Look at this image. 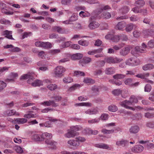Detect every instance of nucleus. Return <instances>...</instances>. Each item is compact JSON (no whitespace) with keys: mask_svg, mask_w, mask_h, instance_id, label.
Instances as JSON below:
<instances>
[{"mask_svg":"<svg viewBox=\"0 0 154 154\" xmlns=\"http://www.w3.org/2000/svg\"><path fill=\"white\" fill-rule=\"evenodd\" d=\"M96 19V17L91 16L89 18V24L88 27L91 30H93L98 28L100 26V24L95 20Z\"/></svg>","mask_w":154,"mask_h":154,"instance_id":"obj_1","label":"nucleus"},{"mask_svg":"<svg viewBox=\"0 0 154 154\" xmlns=\"http://www.w3.org/2000/svg\"><path fill=\"white\" fill-rule=\"evenodd\" d=\"M146 47L147 45L143 43L142 44L141 46L136 47L134 49L131 51V53L134 56H137L136 54L138 53H144Z\"/></svg>","mask_w":154,"mask_h":154,"instance_id":"obj_2","label":"nucleus"},{"mask_svg":"<svg viewBox=\"0 0 154 154\" xmlns=\"http://www.w3.org/2000/svg\"><path fill=\"white\" fill-rule=\"evenodd\" d=\"M140 62L139 59L134 57L130 58L126 60L127 65L131 66H137L140 64Z\"/></svg>","mask_w":154,"mask_h":154,"instance_id":"obj_3","label":"nucleus"},{"mask_svg":"<svg viewBox=\"0 0 154 154\" xmlns=\"http://www.w3.org/2000/svg\"><path fill=\"white\" fill-rule=\"evenodd\" d=\"M66 69L61 66L56 67L54 70V73L56 76L60 77L62 76L63 73L65 72Z\"/></svg>","mask_w":154,"mask_h":154,"instance_id":"obj_4","label":"nucleus"},{"mask_svg":"<svg viewBox=\"0 0 154 154\" xmlns=\"http://www.w3.org/2000/svg\"><path fill=\"white\" fill-rule=\"evenodd\" d=\"M104 60L106 62L109 63L114 64L119 63L123 60V59L117 57H109L105 58Z\"/></svg>","mask_w":154,"mask_h":154,"instance_id":"obj_5","label":"nucleus"},{"mask_svg":"<svg viewBox=\"0 0 154 154\" xmlns=\"http://www.w3.org/2000/svg\"><path fill=\"white\" fill-rule=\"evenodd\" d=\"M52 29L54 32H57L60 34H67L69 32V31L67 29H65L64 28L54 26L52 27Z\"/></svg>","mask_w":154,"mask_h":154,"instance_id":"obj_6","label":"nucleus"},{"mask_svg":"<svg viewBox=\"0 0 154 154\" xmlns=\"http://www.w3.org/2000/svg\"><path fill=\"white\" fill-rule=\"evenodd\" d=\"M149 73H146L138 74L136 75L135 76L137 78L145 79L147 82L150 83L151 84H153V82L152 81L147 79V78L149 77Z\"/></svg>","mask_w":154,"mask_h":154,"instance_id":"obj_7","label":"nucleus"},{"mask_svg":"<svg viewBox=\"0 0 154 154\" xmlns=\"http://www.w3.org/2000/svg\"><path fill=\"white\" fill-rule=\"evenodd\" d=\"M40 104L45 106H51L53 107H56L58 106L57 103L53 100H49L48 101H44L40 103Z\"/></svg>","mask_w":154,"mask_h":154,"instance_id":"obj_8","label":"nucleus"},{"mask_svg":"<svg viewBox=\"0 0 154 154\" xmlns=\"http://www.w3.org/2000/svg\"><path fill=\"white\" fill-rule=\"evenodd\" d=\"M45 143L48 145V148L52 149H56L57 143L52 140H45Z\"/></svg>","mask_w":154,"mask_h":154,"instance_id":"obj_9","label":"nucleus"},{"mask_svg":"<svg viewBox=\"0 0 154 154\" xmlns=\"http://www.w3.org/2000/svg\"><path fill=\"white\" fill-rule=\"evenodd\" d=\"M124 82L126 85L132 87H136L139 84V82H138L134 83L133 79L131 78H128L126 79Z\"/></svg>","mask_w":154,"mask_h":154,"instance_id":"obj_10","label":"nucleus"},{"mask_svg":"<svg viewBox=\"0 0 154 154\" xmlns=\"http://www.w3.org/2000/svg\"><path fill=\"white\" fill-rule=\"evenodd\" d=\"M57 120L56 119L51 118L49 119V121H47L44 123H40L39 125L40 127H45L47 128L51 127L52 126V124L51 122H54Z\"/></svg>","mask_w":154,"mask_h":154,"instance_id":"obj_11","label":"nucleus"},{"mask_svg":"<svg viewBox=\"0 0 154 154\" xmlns=\"http://www.w3.org/2000/svg\"><path fill=\"white\" fill-rule=\"evenodd\" d=\"M78 133L71 128L68 130L67 132L65 134V136L67 138H73L77 135Z\"/></svg>","mask_w":154,"mask_h":154,"instance_id":"obj_12","label":"nucleus"},{"mask_svg":"<svg viewBox=\"0 0 154 154\" xmlns=\"http://www.w3.org/2000/svg\"><path fill=\"white\" fill-rule=\"evenodd\" d=\"M4 48H11L9 49L11 52H18L20 51V49L17 47H14L12 45H7L4 46Z\"/></svg>","mask_w":154,"mask_h":154,"instance_id":"obj_13","label":"nucleus"},{"mask_svg":"<svg viewBox=\"0 0 154 154\" xmlns=\"http://www.w3.org/2000/svg\"><path fill=\"white\" fill-rule=\"evenodd\" d=\"M144 147L140 145L135 146L131 149V151L134 153H140L143 150Z\"/></svg>","mask_w":154,"mask_h":154,"instance_id":"obj_14","label":"nucleus"},{"mask_svg":"<svg viewBox=\"0 0 154 154\" xmlns=\"http://www.w3.org/2000/svg\"><path fill=\"white\" fill-rule=\"evenodd\" d=\"M129 144L128 141L126 140L122 139L121 140L118 141L116 143V145L119 146H122L123 147L127 146Z\"/></svg>","mask_w":154,"mask_h":154,"instance_id":"obj_15","label":"nucleus"},{"mask_svg":"<svg viewBox=\"0 0 154 154\" xmlns=\"http://www.w3.org/2000/svg\"><path fill=\"white\" fill-rule=\"evenodd\" d=\"M119 104L122 106L127 109L130 107L129 106L132 105L130 100H125L120 102Z\"/></svg>","mask_w":154,"mask_h":154,"instance_id":"obj_16","label":"nucleus"},{"mask_svg":"<svg viewBox=\"0 0 154 154\" xmlns=\"http://www.w3.org/2000/svg\"><path fill=\"white\" fill-rule=\"evenodd\" d=\"M67 143L70 146L77 147L79 146L80 143L76 140H70L68 141Z\"/></svg>","mask_w":154,"mask_h":154,"instance_id":"obj_17","label":"nucleus"},{"mask_svg":"<svg viewBox=\"0 0 154 154\" xmlns=\"http://www.w3.org/2000/svg\"><path fill=\"white\" fill-rule=\"evenodd\" d=\"M2 34L3 35H5L6 38L8 39L14 40V39L12 37V32L11 31L6 30L3 32Z\"/></svg>","mask_w":154,"mask_h":154,"instance_id":"obj_18","label":"nucleus"},{"mask_svg":"<svg viewBox=\"0 0 154 154\" xmlns=\"http://www.w3.org/2000/svg\"><path fill=\"white\" fill-rule=\"evenodd\" d=\"M52 137V135L47 132L44 133L42 134V141L44 140H51Z\"/></svg>","mask_w":154,"mask_h":154,"instance_id":"obj_19","label":"nucleus"},{"mask_svg":"<svg viewBox=\"0 0 154 154\" xmlns=\"http://www.w3.org/2000/svg\"><path fill=\"white\" fill-rule=\"evenodd\" d=\"M94 146L98 148L108 150H110L111 149L108 145L102 143L95 144Z\"/></svg>","mask_w":154,"mask_h":154,"instance_id":"obj_20","label":"nucleus"},{"mask_svg":"<svg viewBox=\"0 0 154 154\" xmlns=\"http://www.w3.org/2000/svg\"><path fill=\"white\" fill-rule=\"evenodd\" d=\"M140 130L139 127L137 125H134L131 126L129 130L131 134H136Z\"/></svg>","mask_w":154,"mask_h":154,"instance_id":"obj_21","label":"nucleus"},{"mask_svg":"<svg viewBox=\"0 0 154 154\" xmlns=\"http://www.w3.org/2000/svg\"><path fill=\"white\" fill-rule=\"evenodd\" d=\"M33 111H28L26 112V113L24 115L23 117L28 119L35 118L36 117L35 114H33Z\"/></svg>","mask_w":154,"mask_h":154,"instance_id":"obj_22","label":"nucleus"},{"mask_svg":"<svg viewBox=\"0 0 154 154\" xmlns=\"http://www.w3.org/2000/svg\"><path fill=\"white\" fill-rule=\"evenodd\" d=\"M130 50V48L128 47L124 48L120 50V54L123 56H126L129 53Z\"/></svg>","mask_w":154,"mask_h":154,"instance_id":"obj_23","label":"nucleus"},{"mask_svg":"<svg viewBox=\"0 0 154 154\" xmlns=\"http://www.w3.org/2000/svg\"><path fill=\"white\" fill-rule=\"evenodd\" d=\"M126 23L125 22L121 21L119 22L116 26V29L121 30L124 28L126 26Z\"/></svg>","mask_w":154,"mask_h":154,"instance_id":"obj_24","label":"nucleus"},{"mask_svg":"<svg viewBox=\"0 0 154 154\" xmlns=\"http://www.w3.org/2000/svg\"><path fill=\"white\" fill-rule=\"evenodd\" d=\"M85 113L88 114L94 115L97 114L98 111L97 108L94 109H89L85 111Z\"/></svg>","mask_w":154,"mask_h":154,"instance_id":"obj_25","label":"nucleus"},{"mask_svg":"<svg viewBox=\"0 0 154 154\" xmlns=\"http://www.w3.org/2000/svg\"><path fill=\"white\" fill-rule=\"evenodd\" d=\"M61 154H87L83 152L74 151L72 152L63 151L61 152Z\"/></svg>","mask_w":154,"mask_h":154,"instance_id":"obj_26","label":"nucleus"},{"mask_svg":"<svg viewBox=\"0 0 154 154\" xmlns=\"http://www.w3.org/2000/svg\"><path fill=\"white\" fill-rule=\"evenodd\" d=\"M115 68L113 67L107 68L105 71V73L107 75H111L115 73Z\"/></svg>","mask_w":154,"mask_h":154,"instance_id":"obj_27","label":"nucleus"},{"mask_svg":"<svg viewBox=\"0 0 154 154\" xmlns=\"http://www.w3.org/2000/svg\"><path fill=\"white\" fill-rule=\"evenodd\" d=\"M83 57V55L80 53H76L73 54L71 56V58L73 60H79Z\"/></svg>","mask_w":154,"mask_h":154,"instance_id":"obj_28","label":"nucleus"},{"mask_svg":"<svg viewBox=\"0 0 154 154\" xmlns=\"http://www.w3.org/2000/svg\"><path fill=\"white\" fill-rule=\"evenodd\" d=\"M31 138L32 140L35 141H42V134H34L32 136Z\"/></svg>","mask_w":154,"mask_h":154,"instance_id":"obj_29","label":"nucleus"},{"mask_svg":"<svg viewBox=\"0 0 154 154\" xmlns=\"http://www.w3.org/2000/svg\"><path fill=\"white\" fill-rule=\"evenodd\" d=\"M154 68L153 65L152 64H147L144 65L143 67V69L145 71L150 70Z\"/></svg>","mask_w":154,"mask_h":154,"instance_id":"obj_30","label":"nucleus"},{"mask_svg":"<svg viewBox=\"0 0 154 154\" xmlns=\"http://www.w3.org/2000/svg\"><path fill=\"white\" fill-rule=\"evenodd\" d=\"M102 50V48H99L96 50H94L92 51H89L88 52V54L89 55H93L96 53H100Z\"/></svg>","mask_w":154,"mask_h":154,"instance_id":"obj_31","label":"nucleus"},{"mask_svg":"<svg viewBox=\"0 0 154 154\" xmlns=\"http://www.w3.org/2000/svg\"><path fill=\"white\" fill-rule=\"evenodd\" d=\"M130 10V8L127 6H124L119 10V12L123 14L127 13Z\"/></svg>","mask_w":154,"mask_h":154,"instance_id":"obj_32","label":"nucleus"},{"mask_svg":"<svg viewBox=\"0 0 154 154\" xmlns=\"http://www.w3.org/2000/svg\"><path fill=\"white\" fill-rule=\"evenodd\" d=\"M15 121L18 124H23L27 122V120L25 118H17L16 119Z\"/></svg>","mask_w":154,"mask_h":154,"instance_id":"obj_33","label":"nucleus"},{"mask_svg":"<svg viewBox=\"0 0 154 154\" xmlns=\"http://www.w3.org/2000/svg\"><path fill=\"white\" fill-rule=\"evenodd\" d=\"M7 114L8 116H11L15 115L17 116L19 115V113L18 112H16V111L14 109L8 110L7 111Z\"/></svg>","mask_w":154,"mask_h":154,"instance_id":"obj_34","label":"nucleus"},{"mask_svg":"<svg viewBox=\"0 0 154 154\" xmlns=\"http://www.w3.org/2000/svg\"><path fill=\"white\" fill-rule=\"evenodd\" d=\"M83 82L86 83L92 84L95 83V81L92 79L89 78H84Z\"/></svg>","mask_w":154,"mask_h":154,"instance_id":"obj_35","label":"nucleus"},{"mask_svg":"<svg viewBox=\"0 0 154 154\" xmlns=\"http://www.w3.org/2000/svg\"><path fill=\"white\" fill-rule=\"evenodd\" d=\"M81 85L79 84H75L70 87L68 90V91L71 92L76 90L77 88L80 87Z\"/></svg>","mask_w":154,"mask_h":154,"instance_id":"obj_36","label":"nucleus"},{"mask_svg":"<svg viewBox=\"0 0 154 154\" xmlns=\"http://www.w3.org/2000/svg\"><path fill=\"white\" fill-rule=\"evenodd\" d=\"M43 85L42 82L39 80H36L34 81V83L32 84V86H39Z\"/></svg>","mask_w":154,"mask_h":154,"instance_id":"obj_37","label":"nucleus"},{"mask_svg":"<svg viewBox=\"0 0 154 154\" xmlns=\"http://www.w3.org/2000/svg\"><path fill=\"white\" fill-rule=\"evenodd\" d=\"M47 88L51 91H54L57 88V86L56 84H48L47 86Z\"/></svg>","mask_w":154,"mask_h":154,"instance_id":"obj_38","label":"nucleus"},{"mask_svg":"<svg viewBox=\"0 0 154 154\" xmlns=\"http://www.w3.org/2000/svg\"><path fill=\"white\" fill-rule=\"evenodd\" d=\"M75 105L76 106H86L91 107L92 106V104L91 103L89 102H83L76 103L75 104Z\"/></svg>","mask_w":154,"mask_h":154,"instance_id":"obj_39","label":"nucleus"},{"mask_svg":"<svg viewBox=\"0 0 154 154\" xmlns=\"http://www.w3.org/2000/svg\"><path fill=\"white\" fill-rule=\"evenodd\" d=\"M125 75L122 74H117L113 76V78L116 79H121L125 78Z\"/></svg>","mask_w":154,"mask_h":154,"instance_id":"obj_40","label":"nucleus"},{"mask_svg":"<svg viewBox=\"0 0 154 154\" xmlns=\"http://www.w3.org/2000/svg\"><path fill=\"white\" fill-rule=\"evenodd\" d=\"M34 75V74L31 73L27 81V83L29 84H31L32 86V84L34 83L35 79Z\"/></svg>","mask_w":154,"mask_h":154,"instance_id":"obj_41","label":"nucleus"},{"mask_svg":"<svg viewBox=\"0 0 154 154\" xmlns=\"http://www.w3.org/2000/svg\"><path fill=\"white\" fill-rule=\"evenodd\" d=\"M108 109L109 111L114 112L118 110V108L115 105H111L108 107Z\"/></svg>","mask_w":154,"mask_h":154,"instance_id":"obj_42","label":"nucleus"},{"mask_svg":"<svg viewBox=\"0 0 154 154\" xmlns=\"http://www.w3.org/2000/svg\"><path fill=\"white\" fill-rule=\"evenodd\" d=\"M9 67L7 66L0 67V76L3 75L5 72L7 71Z\"/></svg>","mask_w":154,"mask_h":154,"instance_id":"obj_43","label":"nucleus"},{"mask_svg":"<svg viewBox=\"0 0 154 154\" xmlns=\"http://www.w3.org/2000/svg\"><path fill=\"white\" fill-rule=\"evenodd\" d=\"M42 47L45 48H50L52 47V44L48 42H42Z\"/></svg>","mask_w":154,"mask_h":154,"instance_id":"obj_44","label":"nucleus"},{"mask_svg":"<svg viewBox=\"0 0 154 154\" xmlns=\"http://www.w3.org/2000/svg\"><path fill=\"white\" fill-rule=\"evenodd\" d=\"M135 4L139 7H141L144 6L145 2L143 0H138L136 1Z\"/></svg>","mask_w":154,"mask_h":154,"instance_id":"obj_45","label":"nucleus"},{"mask_svg":"<svg viewBox=\"0 0 154 154\" xmlns=\"http://www.w3.org/2000/svg\"><path fill=\"white\" fill-rule=\"evenodd\" d=\"M63 81L65 83H69L73 81V79L70 77H66L63 79Z\"/></svg>","mask_w":154,"mask_h":154,"instance_id":"obj_46","label":"nucleus"},{"mask_svg":"<svg viewBox=\"0 0 154 154\" xmlns=\"http://www.w3.org/2000/svg\"><path fill=\"white\" fill-rule=\"evenodd\" d=\"M125 30L127 32L131 31L134 27V25L132 23H130L126 25Z\"/></svg>","mask_w":154,"mask_h":154,"instance_id":"obj_47","label":"nucleus"},{"mask_svg":"<svg viewBox=\"0 0 154 154\" xmlns=\"http://www.w3.org/2000/svg\"><path fill=\"white\" fill-rule=\"evenodd\" d=\"M1 11L2 13H4L7 15H12L13 14V12L9 11L5 8H3L1 9Z\"/></svg>","mask_w":154,"mask_h":154,"instance_id":"obj_48","label":"nucleus"},{"mask_svg":"<svg viewBox=\"0 0 154 154\" xmlns=\"http://www.w3.org/2000/svg\"><path fill=\"white\" fill-rule=\"evenodd\" d=\"M101 132L104 134H109L113 133L114 132V130L113 129L108 130L105 129H103L101 130Z\"/></svg>","mask_w":154,"mask_h":154,"instance_id":"obj_49","label":"nucleus"},{"mask_svg":"<svg viewBox=\"0 0 154 154\" xmlns=\"http://www.w3.org/2000/svg\"><path fill=\"white\" fill-rule=\"evenodd\" d=\"M109 9H110V8L108 5H106L104 7H102L101 8L97 9V10L98 14H100L101 13L103 10H106Z\"/></svg>","mask_w":154,"mask_h":154,"instance_id":"obj_50","label":"nucleus"},{"mask_svg":"<svg viewBox=\"0 0 154 154\" xmlns=\"http://www.w3.org/2000/svg\"><path fill=\"white\" fill-rule=\"evenodd\" d=\"M78 44L83 46H87L89 44V42L86 40H81L78 41Z\"/></svg>","mask_w":154,"mask_h":154,"instance_id":"obj_51","label":"nucleus"},{"mask_svg":"<svg viewBox=\"0 0 154 154\" xmlns=\"http://www.w3.org/2000/svg\"><path fill=\"white\" fill-rule=\"evenodd\" d=\"M71 43V41H67L65 42L62 45H61L60 47L62 48H64L68 47L70 46V47Z\"/></svg>","mask_w":154,"mask_h":154,"instance_id":"obj_52","label":"nucleus"},{"mask_svg":"<svg viewBox=\"0 0 154 154\" xmlns=\"http://www.w3.org/2000/svg\"><path fill=\"white\" fill-rule=\"evenodd\" d=\"M100 118L102 121H106L108 119L109 115L107 114L103 113L101 115Z\"/></svg>","mask_w":154,"mask_h":154,"instance_id":"obj_53","label":"nucleus"},{"mask_svg":"<svg viewBox=\"0 0 154 154\" xmlns=\"http://www.w3.org/2000/svg\"><path fill=\"white\" fill-rule=\"evenodd\" d=\"M120 39V37L119 35H114L112 39V42H119Z\"/></svg>","mask_w":154,"mask_h":154,"instance_id":"obj_54","label":"nucleus"},{"mask_svg":"<svg viewBox=\"0 0 154 154\" xmlns=\"http://www.w3.org/2000/svg\"><path fill=\"white\" fill-rule=\"evenodd\" d=\"M130 99L132 104L134 103H136L138 102V98L134 96H131L130 97Z\"/></svg>","mask_w":154,"mask_h":154,"instance_id":"obj_55","label":"nucleus"},{"mask_svg":"<svg viewBox=\"0 0 154 154\" xmlns=\"http://www.w3.org/2000/svg\"><path fill=\"white\" fill-rule=\"evenodd\" d=\"M100 119L99 118H95L94 119L88 120V123L91 124L94 123H98L99 122Z\"/></svg>","mask_w":154,"mask_h":154,"instance_id":"obj_56","label":"nucleus"},{"mask_svg":"<svg viewBox=\"0 0 154 154\" xmlns=\"http://www.w3.org/2000/svg\"><path fill=\"white\" fill-rule=\"evenodd\" d=\"M122 90L120 89H115L112 91V93L115 96H118L121 94Z\"/></svg>","mask_w":154,"mask_h":154,"instance_id":"obj_57","label":"nucleus"},{"mask_svg":"<svg viewBox=\"0 0 154 154\" xmlns=\"http://www.w3.org/2000/svg\"><path fill=\"white\" fill-rule=\"evenodd\" d=\"M91 59L89 57H85L82 60V62L83 63L88 64L91 61Z\"/></svg>","mask_w":154,"mask_h":154,"instance_id":"obj_58","label":"nucleus"},{"mask_svg":"<svg viewBox=\"0 0 154 154\" xmlns=\"http://www.w3.org/2000/svg\"><path fill=\"white\" fill-rule=\"evenodd\" d=\"M16 151L19 153H21L23 152V150L22 148L19 146H16L15 147Z\"/></svg>","mask_w":154,"mask_h":154,"instance_id":"obj_59","label":"nucleus"},{"mask_svg":"<svg viewBox=\"0 0 154 154\" xmlns=\"http://www.w3.org/2000/svg\"><path fill=\"white\" fill-rule=\"evenodd\" d=\"M7 84L3 81H0V92L6 87Z\"/></svg>","mask_w":154,"mask_h":154,"instance_id":"obj_60","label":"nucleus"},{"mask_svg":"<svg viewBox=\"0 0 154 154\" xmlns=\"http://www.w3.org/2000/svg\"><path fill=\"white\" fill-rule=\"evenodd\" d=\"M78 19V16L77 14H73L69 19L71 22L74 21Z\"/></svg>","mask_w":154,"mask_h":154,"instance_id":"obj_61","label":"nucleus"},{"mask_svg":"<svg viewBox=\"0 0 154 154\" xmlns=\"http://www.w3.org/2000/svg\"><path fill=\"white\" fill-rule=\"evenodd\" d=\"M71 128L73 130V131H76L81 130L82 129V127L80 125H76L75 126H72L71 127Z\"/></svg>","mask_w":154,"mask_h":154,"instance_id":"obj_62","label":"nucleus"},{"mask_svg":"<svg viewBox=\"0 0 154 154\" xmlns=\"http://www.w3.org/2000/svg\"><path fill=\"white\" fill-rule=\"evenodd\" d=\"M130 18V20L132 22L140 20V17L135 15H132Z\"/></svg>","mask_w":154,"mask_h":154,"instance_id":"obj_63","label":"nucleus"},{"mask_svg":"<svg viewBox=\"0 0 154 154\" xmlns=\"http://www.w3.org/2000/svg\"><path fill=\"white\" fill-rule=\"evenodd\" d=\"M142 33L145 38H147L149 36L148 29H143Z\"/></svg>","mask_w":154,"mask_h":154,"instance_id":"obj_64","label":"nucleus"}]
</instances>
